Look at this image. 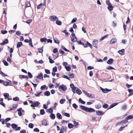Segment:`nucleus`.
Returning a JSON list of instances; mask_svg holds the SVG:
<instances>
[{"instance_id":"obj_64","label":"nucleus","mask_w":133,"mask_h":133,"mask_svg":"<svg viewBox=\"0 0 133 133\" xmlns=\"http://www.w3.org/2000/svg\"><path fill=\"white\" fill-rule=\"evenodd\" d=\"M73 28L72 27H71L70 28L69 31L72 34L74 33V30L73 29Z\"/></svg>"},{"instance_id":"obj_51","label":"nucleus","mask_w":133,"mask_h":133,"mask_svg":"<svg viewBox=\"0 0 133 133\" xmlns=\"http://www.w3.org/2000/svg\"><path fill=\"white\" fill-rule=\"evenodd\" d=\"M30 41L29 42V45L30 46H31V47H33V45L32 44V39L30 38Z\"/></svg>"},{"instance_id":"obj_52","label":"nucleus","mask_w":133,"mask_h":133,"mask_svg":"<svg viewBox=\"0 0 133 133\" xmlns=\"http://www.w3.org/2000/svg\"><path fill=\"white\" fill-rule=\"evenodd\" d=\"M77 19L76 18H73L72 19V20L71 22V23H74L75 22L77 21Z\"/></svg>"},{"instance_id":"obj_36","label":"nucleus","mask_w":133,"mask_h":133,"mask_svg":"<svg viewBox=\"0 0 133 133\" xmlns=\"http://www.w3.org/2000/svg\"><path fill=\"white\" fill-rule=\"evenodd\" d=\"M78 100L79 102L80 103L83 104H84L85 103V102L84 101H83L81 98H80Z\"/></svg>"},{"instance_id":"obj_46","label":"nucleus","mask_w":133,"mask_h":133,"mask_svg":"<svg viewBox=\"0 0 133 133\" xmlns=\"http://www.w3.org/2000/svg\"><path fill=\"white\" fill-rule=\"evenodd\" d=\"M127 126V125L125 126H124V125H123V126L121 127L119 129L118 131H121L126 126Z\"/></svg>"},{"instance_id":"obj_19","label":"nucleus","mask_w":133,"mask_h":133,"mask_svg":"<svg viewBox=\"0 0 133 133\" xmlns=\"http://www.w3.org/2000/svg\"><path fill=\"white\" fill-rule=\"evenodd\" d=\"M3 85L6 86H8V85H12V83H10L9 82L6 81L5 82H4V83L3 84Z\"/></svg>"},{"instance_id":"obj_13","label":"nucleus","mask_w":133,"mask_h":133,"mask_svg":"<svg viewBox=\"0 0 133 133\" xmlns=\"http://www.w3.org/2000/svg\"><path fill=\"white\" fill-rule=\"evenodd\" d=\"M22 110V108H20L18 109L17 111L18 112V114L19 116H21L22 113V112L21 111Z\"/></svg>"},{"instance_id":"obj_26","label":"nucleus","mask_w":133,"mask_h":133,"mask_svg":"<svg viewBox=\"0 0 133 133\" xmlns=\"http://www.w3.org/2000/svg\"><path fill=\"white\" fill-rule=\"evenodd\" d=\"M108 35H106L102 37L99 40L101 42L105 38H107L108 36Z\"/></svg>"},{"instance_id":"obj_63","label":"nucleus","mask_w":133,"mask_h":133,"mask_svg":"<svg viewBox=\"0 0 133 133\" xmlns=\"http://www.w3.org/2000/svg\"><path fill=\"white\" fill-rule=\"evenodd\" d=\"M7 61L11 63L12 62L10 58V57L9 56L8 57V58L7 59Z\"/></svg>"},{"instance_id":"obj_20","label":"nucleus","mask_w":133,"mask_h":133,"mask_svg":"<svg viewBox=\"0 0 133 133\" xmlns=\"http://www.w3.org/2000/svg\"><path fill=\"white\" fill-rule=\"evenodd\" d=\"M116 41V39L115 38H113L110 41V43L112 44L115 43Z\"/></svg>"},{"instance_id":"obj_37","label":"nucleus","mask_w":133,"mask_h":133,"mask_svg":"<svg viewBox=\"0 0 133 133\" xmlns=\"http://www.w3.org/2000/svg\"><path fill=\"white\" fill-rule=\"evenodd\" d=\"M46 86L45 85H44L41 87L40 89L41 90H43L45 88L46 89V90H47V89L46 88Z\"/></svg>"},{"instance_id":"obj_57","label":"nucleus","mask_w":133,"mask_h":133,"mask_svg":"<svg viewBox=\"0 0 133 133\" xmlns=\"http://www.w3.org/2000/svg\"><path fill=\"white\" fill-rule=\"evenodd\" d=\"M45 71L46 74H49L50 73V71L48 69H45Z\"/></svg>"},{"instance_id":"obj_2","label":"nucleus","mask_w":133,"mask_h":133,"mask_svg":"<svg viewBox=\"0 0 133 133\" xmlns=\"http://www.w3.org/2000/svg\"><path fill=\"white\" fill-rule=\"evenodd\" d=\"M71 39V41L74 43L77 42V38L75 36V34L74 33L71 34V36H70Z\"/></svg>"},{"instance_id":"obj_1","label":"nucleus","mask_w":133,"mask_h":133,"mask_svg":"<svg viewBox=\"0 0 133 133\" xmlns=\"http://www.w3.org/2000/svg\"><path fill=\"white\" fill-rule=\"evenodd\" d=\"M79 108L84 111L90 113L93 112L95 111V110L93 108H89L82 105H79Z\"/></svg>"},{"instance_id":"obj_41","label":"nucleus","mask_w":133,"mask_h":133,"mask_svg":"<svg viewBox=\"0 0 133 133\" xmlns=\"http://www.w3.org/2000/svg\"><path fill=\"white\" fill-rule=\"evenodd\" d=\"M38 50L39 53H42L43 51V47H42L41 48H38Z\"/></svg>"},{"instance_id":"obj_55","label":"nucleus","mask_w":133,"mask_h":133,"mask_svg":"<svg viewBox=\"0 0 133 133\" xmlns=\"http://www.w3.org/2000/svg\"><path fill=\"white\" fill-rule=\"evenodd\" d=\"M76 89L77 88L76 87L72 89V91L73 92L74 94H75L76 93Z\"/></svg>"},{"instance_id":"obj_17","label":"nucleus","mask_w":133,"mask_h":133,"mask_svg":"<svg viewBox=\"0 0 133 133\" xmlns=\"http://www.w3.org/2000/svg\"><path fill=\"white\" fill-rule=\"evenodd\" d=\"M56 117L59 119H62V117L61 114L59 113H57L56 114Z\"/></svg>"},{"instance_id":"obj_5","label":"nucleus","mask_w":133,"mask_h":133,"mask_svg":"<svg viewBox=\"0 0 133 133\" xmlns=\"http://www.w3.org/2000/svg\"><path fill=\"white\" fill-rule=\"evenodd\" d=\"M40 104V103L38 101H36L35 102H34L33 104H31L30 105V106L31 107H37Z\"/></svg>"},{"instance_id":"obj_48","label":"nucleus","mask_w":133,"mask_h":133,"mask_svg":"<svg viewBox=\"0 0 133 133\" xmlns=\"http://www.w3.org/2000/svg\"><path fill=\"white\" fill-rule=\"evenodd\" d=\"M13 100L14 101H17L19 100V98L17 97H16L13 98Z\"/></svg>"},{"instance_id":"obj_47","label":"nucleus","mask_w":133,"mask_h":133,"mask_svg":"<svg viewBox=\"0 0 133 133\" xmlns=\"http://www.w3.org/2000/svg\"><path fill=\"white\" fill-rule=\"evenodd\" d=\"M28 77H29L30 78H32L33 77V76L31 72H28Z\"/></svg>"},{"instance_id":"obj_49","label":"nucleus","mask_w":133,"mask_h":133,"mask_svg":"<svg viewBox=\"0 0 133 133\" xmlns=\"http://www.w3.org/2000/svg\"><path fill=\"white\" fill-rule=\"evenodd\" d=\"M3 62L4 64L6 66H7L8 65V63L5 60H3L2 61Z\"/></svg>"},{"instance_id":"obj_4","label":"nucleus","mask_w":133,"mask_h":133,"mask_svg":"<svg viewBox=\"0 0 133 133\" xmlns=\"http://www.w3.org/2000/svg\"><path fill=\"white\" fill-rule=\"evenodd\" d=\"M100 88L102 91L105 93H107L108 92L111 91V89H108L107 88L104 89L101 87H100Z\"/></svg>"},{"instance_id":"obj_28","label":"nucleus","mask_w":133,"mask_h":133,"mask_svg":"<svg viewBox=\"0 0 133 133\" xmlns=\"http://www.w3.org/2000/svg\"><path fill=\"white\" fill-rule=\"evenodd\" d=\"M61 47L65 51L71 53V52L70 51L67 49L63 45H62Z\"/></svg>"},{"instance_id":"obj_24","label":"nucleus","mask_w":133,"mask_h":133,"mask_svg":"<svg viewBox=\"0 0 133 133\" xmlns=\"http://www.w3.org/2000/svg\"><path fill=\"white\" fill-rule=\"evenodd\" d=\"M47 40V38L45 37L41 38L40 39V41L41 42H46Z\"/></svg>"},{"instance_id":"obj_45","label":"nucleus","mask_w":133,"mask_h":133,"mask_svg":"<svg viewBox=\"0 0 133 133\" xmlns=\"http://www.w3.org/2000/svg\"><path fill=\"white\" fill-rule=\"evenodd\" d=\"M0 74L3 77L8 76V75L5 74L4 72H3L2 71H0Z\"/></svg>"},{"instance_id":"obj_59","label":"nucleus","mask_w":133,"mask_h":133,"mask_svg":"<svg viewBox=\"0 0 133 133\" xmlns=\"http://www.w3.org/2000/svg\"><path fill=\"white\" fill-rule=\"evenodd\" d=\"M74 126L75 127H76L78 125L79 123L78 122H77L75 121H74Z\"/></svg>"},{"instance_id":"obj_9","label":"nucleus","mask_w":133,"mask_h":133,"mask_svg":"<svg viewBox=\"0 0 133 133\" xmlns=\"http://www.w3.org/2000/svg\"><path fill=\"white\" fill-rule=\"evenodd\" d=\"M8 40L7 39H4V40L3 41V42L0 43V44L1 45H4V44H7L8 43Z\"/></svg>"},{"instance_id":"obj_18","label":"nucleus","mask_w":133,"mask_h":133,"mask_svg":"<svg viewBox=\"0 0 133 133\" xmlns=\"http://www.w3.org/2000/svg\"><path fill=\"white\" fill-rule=\"evenodd\" d=\"M48 121L46 119H44L42 121V124L43 125H47L48 124H47Z\"/></svg>"},{"instance_id":"obj_44","label":"nucleus","mask_w":133,"mask_h":133,"mask_svg":"<svg viewBox=\"0 0 133 133\" xmlns=\"http://www.w3.org/2000/svg\"><path fill=\"white\" fill-rule=\"evenodd\" d=\"M62 77L63 78H66V79L68 80L69 81L70 80V78L69 77H68L67 76H66V75H63L62 76Z\"/></svg>"},{"instance_id":"obj_53","label":"nucleus","mask_w":133,"mask_h":133,"mask_svg":"<svg viewBox=\"0 0 133 133\" xmlns=\"http://www.w3.org/2000/svg\"><path fill=\"white\" fill-rule=\"evenodd\" d=\"M49 87L50 89L53 88L54 87V85L53 84L50 83L49 84Z\"/></svg>"},{"instance_id":"obj_39","label":"nucleus","mask_w":133,"mask_h":133,"mask_svg":"<svg viewBox=\"0 0 133 133\" xmlns=\"http://www.w3.org/2000/svg\"><path fill=\"white\" fill-rule=\"evenodd\" d=\"M103 107L104 109H107L108 107V105L106 103H104L103 105Z\"/></svg>"},{"instance_id":"obj_14","label":"nucleus","mask_w":133,"mask_h":133,"mask_svg":"<svg viewBox=\"0 0 133 133\" xmlns=\"http://www.w3.org/2000/svg\"><path fill=\"white\" fill-rule=\"evenodd\" d=\"M114 59L111 58H110L107 62V63L109 64H111L113 62Z\"/></svg>"},{"instance_id":"obj_50","label":"nucleus","mask_w":133,"mask_h":133,"mask_svg":"<svg viewBox=\"0 0 133 133\" xmlns=\"http://www.w3.org/2000/svg\"><path fill=\"white\" fill-rule=\"evenodd\" d=\"M65 101V99H62L59 101L60 103L61 104H63L64 103V102Z\"/></svg>"},{"instance_id":"obj_23","label":"nucleus","mask_w":133,"mask_h":133,"mask_svg":"<svg viewBox=\"0 0 133 133\" xmlns=\"http://www.w3.org/2000/svg\"><path fill=\"white\" fill-rule=\"evenodd\" d=\"M23 44L21 42H19L17 43V44L16 47L17 48H18L21 47L23 45Z\"/></svg>"},{"instance_id":"obj_62","label":"nucleus","mask_w":133,"mask_h":133,"mask_svg":"<svg viewBox=\"0 0 133 133\" xmlns=\"http://www.w3.org/2000/svg\"><path fill=\"white\" fill-rule=\"evenodd\" d=\"M58 52V51L57 48H55L54 49L53 51V53L55 54L57 52Z\"/></svg>"},{"instance_id":"obj_31","label":"nucleus","mask_w":133,"mask_h":133,"mask_svg":"<svg viewBox=\"0 0 133 133\" xmlns=\"http://www.w3.org/2000/svg\"><path fill=\"white\" fill-rule=\"evenodd\" d=\"M50 92L48 91H46L44 92V95L45 96H49L50 95Z\"/></svg>"},{"instance_id":"obj_61","label":"nucleus","mask_w":133,"mask_h":133,"mask_svg":"<svg viewBox=\"0 0 133 133\" xmlns=\"http://www.w3.org/2000/svg\"><path fill=\"white\" fill-rule=\"evenodd\" d=\"M64 115L65 116L67 117H70V115L69 113H66V112H65L64 114Z\"/></svg>"},{"instance_id":"obj_12","label":"nucleus","mask_w":133,"mask_h":133,"mask_svg":"<svg viewBox=\"0 0 133 133\" xmlns=\"http://www.w3.org/2000/svg\"><path fill=\"white\" fill-rule=\"evenodd\" d=\"M108 10L110 11L113 10V6L111 4H110L109 5H108Z\"/></svg>"},{"instance_id":"obj_29","label":"nucleus","mask_w":133,"mask_h":133,"mask_svg":"<svg viewBox=\"0 0 133 133\" xmlns=\"http://www.w3.org/2000/svg\"><path fill=\"white\" fill-rule=\"evenodd\" d=\"M31 4L30 2L27 1L26 2L25 7L26 8L29 7L30 6Z\"/></svg>"},{"instance_id":"obj_56","label":"nucleus","mask_w":133,"mask_h":133,"mask_svg":"<svg viewBox=\"0 0 133 133\" xmlns=\"http://www.w3.org/2000/svg\"><path fill=\"white\" fill-rule=\"evenodd\" d=\"M8 32L7 30H2L1 31V33L3 34H6Z\"/></svg>"},{"instance_id":"obj_33","label":"nucleus","mask_w":133,"mask_h":133,"mask_svg":"<svg viewBox=\"0 0 133 133\" xmlns=\"http://www.w3.org/2000/svg\"><path fill=\"white\" fill-rule=\"evenodd\" d=\"M53 39L54 40V42L55 43L57 44H59V41L57 38H54Z\"/></svg>"},{"instance_id":"obj_8","label":"nucleus","mask_w":133,"mask_h":133,"mask_svg":"<svg viewBox=\"0 0 133 133\" xmlns=\"http://www.w3.org/2000/svg\"><path fill=\"white\" fill-rule=\"evenodd\" d=\"M98 42V41L97 40L95 39L92 42V44L96 48H97V45Z\"/></svg>"},{"instance_id":"obj_15","label":"nucleus","mask_w":133,"mask_h":133,"mask_svg":"<svg viewBox=\"0 0 133 133\" xmlns=\"http://www.w3.org/2000/svg\"><path fill=\"white\" fill-rule=\"evenodd\" d=\"M133 118V115H129L127 116L126 118L125 119L127 121V122H128V120H130L132 119Z\"/></svg>"},{"instance_id":"obj_40","label":"nucleus","mask_w":133,"mask_h":133,"mask_svg":"<svg viewBox=\"0 0 133 133\" xmlns=\"http://www.w3.org/2000/svg\"><path fill=\"white\" fill-rule=\"evenodd\" d=\"M4 97L5 99H6L9 97V94L7 93H4Z\"/></svg>"},{"instance_id":"obj_42","label":"nucleus","mask_w":133,"mask_h":133,"mask_svg":"<svg viewBox=\"0 0 133 133\" xmlns=\"http://www.w3.org/2000/svg\"><path fill=\"white\" fill-rule=\"evenodd\" d=\"M106 68L108 70H115L114 68L110 66H108Z\"/></svg>"},{"instance_id":"obj_21","label":"nucleus","mask_w":133,"mask_h":133,"mask_svg":"<svg viewBox=\"0 0 133 133\" xmlns=\"http://www.w3.org/2000/svg\"><path fill=\"white\" fill-rule=\"evenodd\" d=\"M19 77L20 78H25L26 79H28V77L27 76L24 75H20L19 76Z\"/></svg>"},{"instance_id":"obj_25","label":"nucleus","mask_w":133,"mask_h":133,"mask_svg":"<svg viewBox=\"0 0 133 133\" xmlns=\"http://www.w3.org/2000/svg\"><path fill=\"white\" fill-rule=\"evenodd\" d=\"M76 92L79 95H80L82 94V92L80 89L78 88H77Z\"/></svg>"},{"instance_id":"obj_16","label":"nucleus","mask_w":133,"mask_h":133,"mask_svg":"<svg viewBox=\"0 0 133 133\" xmlns=\"http://www.w3.org/2000/svg\"><path fill=\"white\" fill-rule=\"evenodd\" d=\"M86 95L88 97L91 98H93L95 97L94 95L92 94H90L88 93Z\"/></svg>"},{"instance_id":"obj_38","label":"nucleus","mask_w":133,"mask_h":133,"mask_svg":"<svg viewBox=\"0 0 133 133\" xmlns=\"http://www.w3.org/2000/svg\"><path fill=\"white\" fill-rule=\"evenodd\" d=\"M11 126L12 128L13 129H15V130L16 129V127H17V125L15 123H13L12 124Z\"/></svg>"},{"instance_id":"obj_54","label":"nucleus","mask_w":133,"mask_h":133,"mask_svg":"<svg viewBox=\"0 0 133 133\" xmlns=\"http://www.w3.org/2000/svg\"><path fill=\"white\" fill-rule=\"evenodd\" d=\"M53 111V109L52 108H50L48 109V112L50 113H52Z\"/></svg>"},{"instance_id":"obj_34","label":"nucleus","mask_w":133,"mask_h":133,"mask_svg":"<svg viewBox=\"0 0 133 133\" xmlns=\"http://www.w3.org/2000/svg\"><path fill=\"white\" fill-rule=\"evenodd\" d=\"M68 127L69 129H70L74 127V125L72 124L69 123L68 124Z\"/></svg>"},{"instance_id":"obj_10","label":"nucleus","mask_w":133,"mask_h":133,"mask_svg":"<svg viewBox=\"0 0 133 133\" xmlns=\"http://www.w3.org/2000/svg\"><path fill=\"white\" fill-rule=\"evenodd\" d=\"M128 123L125 119L123 121H122L119 122L117 123V124L118 125H122L123 124H125Z\"/></svg>"},{"instance_id":"obj_43","label":"nucleus","mask_w":133,"mask_h":133,"mask_svg":"<svg viewBox=\"0 0 133 133\" xmlns=\"http://www.w3.org/2000/svg\"><path fill=\"white\" fill-rule=\"evenodd\" d=\"M34 126V124L31 123H29L28 125V127L31 129L33 128Z\"/></svg>"},{"instance_id":"obj_58","label":"nucleus","mask_w":133,"mask_h":133,"mask_svg":"<svg viewBox=\"0 0 133 133\" xmlns=\"http://www.w3.org/2000/svg\"><path fill=\"white\" fill-rule=\"evenodd\" d=\"M57 71V67L55 66L52 69V71L54 72H56Z\"/></svg>"},{"instance_id":"obj_7","label":"nucleus","mask_w":133,"mask_h":133,"mask_svg":"<svg viewBox=\"0 0 133 133\" xmlns=\"http://www.w3.org/2000/svg\"><path fill=\"white\" fill-rule=\"evenodd\" d=\"M97 115L98 116L103 115L104 113V112L101 110H97L96 111Z\"/></svg>"},{"instance_id":"obj_60","label":"nucleus","mask_w":133,"mask_h":133,"mask_svg":"<svg viewBox=\"0 0 133 133\" xmlns=\"http://www.w3.org/2000/svg\"><path fill=\"white\" fill-rule=\"evenodd\" d=\"M73 107L75 109H76L78 108V105L75 103H74L72 105Z\"/></svg>"},{"instance_id":"obj_32","label":"nucleus","mask_w":133,"mask_h":133,"mask_svg":"<svg viewBox=\"0 0 133 133\" xmlns=\"http://www.w3.org/2000/svg\"><path fill=\"white\" fill-rule=\"evenodd\" d=\"M58 19L56 20V23L57 25H61L62 24V22H61L58 20Z\"/></svg>"},{"instance_id":"obj_30","label":"nucleus","mask_w":133,"mask_h":133,"mask_svg":"<svg viewBox=\"0 0 133 133\" xmlns=\"http://www.w3.org/2000/svg\"><path fill=\"white\" fill-rule=\"evenodd\" d=\"M50 116V118L52 119H54L55 118V114L53 113L51 114Z\"/></svg>"},{"instance_id":"obj_27","label":"nucleus","mask_w":133,"mask_h":133,"mask_svg":"<svg viewBox=\"0 0 133 133\" xmlns=\"http://www.w3.org/2000/svg\"><path fill=\"white\" fill-rule=\"evenodd\" d=\"M65 68L68 71H69L71 70V68L70 66V65H69L68 66L65 67Z\"/></svg>"},{"instance_id":"obj_35","label":"nucleus","mask_w":133,"mask_h":133,"mask_svg":"<svg viewBox=\"0 0 133 133\" xmlns=\"http://www.w3.org/2000/svg\"><path fill=\"white\" fill-rule=\"evenodd\" d=\"M40 114L41 115H44L45 114V112L44 109H41L40 110Z\"/></svg>"},{"instance_id":"obj_3","label":"nucleus","mask_w":133,"mask_h":133,"mask_svg":"<svg viewBox=\"0 0 133 133\" xmlns=\"http://www.w3.org/2000/svg\"><path fill=\"white\" fill-rule=\"evenodd\" d=\"M58 89L59 91L61 89L63 91H65L67 89V88L66 85L62 84L59 86Z\"/></svg>"},{"instance_id":"obj_11","label":"nucleus","mask_w":133,"mask_h":133,"mask_svg":"<svg viewBox=\"0 0 133 133\" xmlns=\"http://www.w3.org/2000/svg\"><path fill=\"white\" fill-rule=\"evenodd\" d=\"M43 74L42 72H40L38 74V76H36V78L39 79H41L42 78L43 79Z\"/></svg>"},{"instance_id":"obj_6","label":"nucleus","mask_w":133,"mask_h":133,"mask_svg":"<svg viewBox=\"0 0 133 133\" xmlns=\"http://www.w3.org/2000/svg\"><path fill=\"white\" fill-rule=\"evenodd\" d=\"M49 19L51 21H54L55 20H56L58 19V17L56 16L53 15L49 17Z\"/></svg>"},{"instance_id":"obj_22","label":"nucleus","mask_w":133,"mask_h":133,"mask_svg":"<svg viewBox=\"0 0 133 133\" xmlns=\"http://www.w3.org/2000/svg\"><path fill=\"white\" fill-rule=\"evenodd\" d=\"M124 49H122L118 51V52L120 55H122L123 54V53L124 52Z\"/></svg>"}]
</instances>
